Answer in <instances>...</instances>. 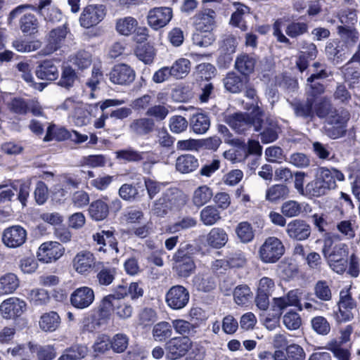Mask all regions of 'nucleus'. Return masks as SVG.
<instances>
[{"label":"nucleus","instance_id":"obj_1","mask_svg":"<svg viewBox=\"0 0 360 360\" xmlns=\"http://www.w3.org/2000/svg\"><path fill=\"white\" fill-rule=\"evenodd\" d=\"M345 175L335 167H319L314 179L307 184V196L321 197L328 194L337 187L336 181H343Z\"/></svg>","mask_w":360,"mask_h":360},{"label":"nucleus","instance_id":"obj_2","mask_svg":"<svg viewBox=\"0 0 360 360\" xmlns=\"http://www.w3.org/2000/svg\"><path fill=\"white\" fill-rule=\"evenodd\" d=\"M263 110L257 105L250 113H235L226 119L227 124L237 133L245 134L252 129L259 131L263 124Z\"/></svg>","mask_w":360,"mask_h":360},{"label":"nucleus","instance_id":"obj_3","mask_svg":"<svg viewBox=\"0 0 360 360\" xmlns=\"http://www.w3.org/2000/svg\"><path fill=\"white\" fill-rule=\"evenodd\" d=\"M26 9L37 12L47 23L56 24L62 21L63 15L61 11L53 4L52 0H39L37 6L22 4L12 10L9 18L14 19L22 13Z\"/></svg>","mask_w":360,"mask_h":360},{"label":"nucleus","instance_id":"obj_4","mask_svg":"<svg viewBox=\"0 0 360 360\" xmlns=\"http://www.w3.org/2000/svg\"><path fill=\"white\" fill-rule=\"evenodd\" d=\"M285 247L283 242L275 236L265 239L258 250L259 259L264 264H274L284 255Z\"/></svg>","mask_w":360,"mask_h":360},{"label":"nucleus","instance_id":"obj_5","mask_svg":"<svg viewBox=\"0 0 360 360\" xmlns=\"http://www.w3.org/2000/svg\"><path fill=\"white\" fill-rule=\"evenodd\" d=\"M194 248L188 243H181L173 256L179 276L188 277L194 271L195 265L193 259Z\"/></svg>","mask_w":360,"mask_h":360},{"label":"nucleus","instance_id":"obj_6","mask_svg":"<svg viewBox=\"0 0 360 360\" xmlns=\"http://www.w3.org/2000/svg\"><path fill=\"white\" fill-rule=\"evenodd\" d=\"M349 120V114L345 110H339L330 115L325 125L326 136L333 139H337L345 135L347 124Z\"/></svg>","mask_w":360,"mask_h":360},{"label":"nucleus","instance_id":"obj_7","mask_svg":"<svg viewBox=\"0 0 360 360\" xmlns=\"http://www.w3.org/2000/svg\"><path fill=\"white\" fill-rule=\"evenodd\" d=\"M69 31L66 24L49 31L46 36V44L41 50V54L49 56L60 49L63 46Z\"/></svg>","mask_w":360,"mask_h":360},{"label":"nucleus","instance_id":"obj_8","mask_svg":"<svg viewBox=\"0 0 360 360\" xmlns=\"http://www.w3.org/2000/svg\"><path fill=\"white\" fill-rule=\"evenodd\" d=\"M329 266L338 274L345 271L348 264V249L345 244L335 245L330 253L324 257Z\"/></svg>","mask_w":360,"mask_h":360},{"label":"nucleus","instance_id":"obj_9","mask_svg":"<svg viewBox=\"0 0 360 360\" xmlns=\"http://www.w3.org/2000/svg\"><path fill=\"white\" fill-rule=\"evenodd\" d=\"M105 14V6L101 4L89 5L83 9L79 16V24L84 28H91L101 22Z\"/></svg>","mask_w":360,"mask_h":360},{"label":"nucleus","instance_id":"obj_10","mask_svg":"<svg viewBox=\"0 0 360 360\" xmlns=\"http://www.w3.org/2000/svg\"><path fill=\"white\" fill-rule=\"evenodd\" d=\"M65 252V248L56 241H47L42 243L37 251L39 261L43 263H51L60 258Z\"/></svg>","mask_w":360,"mask_h":360},{"label":"nucleus","instance_id":"obj_11","mask_svg":"<svg viewBox=\"0 0 360 360\" xmlns=\"http://www.w3.org/2000/svg\"><path fill=\"white\" fill-rule=\"evenodd\" d=\"M172 10L169 7H155L150 9L147 15L148 25L155 30L165 27L172 20Z\"/></svg>","mask_w":360,"mask_h":360},{"label":"nucleus","instance_id":"obj_12","mask_svg":"<svg viewBox=\"0 0 360 360\" xmlns=\"http://www.w3.org/2000/svg\"><path fill=\"white\" fill-rule=\"evenodd\" d=\"M190 295L188 290L182 285L172 286L166 293L165 301L172 309L179 310L185 307Z\"/></svg>","mask_w":360,"mask_h":360},{"label":"nucleus","instance_id":"obj_13","mask_svg":"<svg viewBox=\"0 0 360 360\" xmlns=\"http://www.w3.org/2000/svg\"><path fill=\"white\" fill-rule=\"evenodd\" d=\"M191 340L186 336L171 338L165 345L168 358L175 360L184 356L191 349Z\"/></svg>","mask_w":360,"mask_h":360},{"label":"nucleus","instance_id":"obj_14","mask_svg":"<svg viewBox=\"0 0 360 360\" xmlns=\"http://www.w3.org/2000/svg\"><path fill=\"white\" fill-rule=\"evenodd\" d=\"M134 70L128 65L120 63L115 65L109 73L110 81L118 85H128L135 79Z\"/></svg>","mask_w":360,"mask_h":360},{"label":"nucleus","instance_id":"obj_15","mask_svg":"<svg viewBox=\"0 0 360 360\" xmlns=\"http://www.w3.org/2000/svg\"><path fill=\"white\" fill-rule=\"evenodd\" d=\"M285 232L290 239L303 241L310 237L311 228L304 220L297 219L290 221L287 224Z\"/></svg>","mask_w":360,"mask_h":360},{"label":"nucleus","instance_id":"obj_16","mask_svg":"<svg viewBox=\"0 0 360 360\" xmlns=\"http://www.w3.org/2000/svg\"><path fill=\"white\" fill-rule=\"evenodd\" d=\"M95 294L92 288L82 286L75 289L70 295V304L77 309L88 308L94 301Z\"/></svg>","mask_w":360,"mask_h":360},{"label":"nucleus","instance_id":"obj_17","mask_svg":"<svg viewBox=\"0 0 360 360\" xmlns=\"http://www.w3.org/2000/svg\"><path fill=\"white\" fill-rule=\"evenodd\" d=\"M27 239L26 230L19 225L6 229L2 235V241L8 248H15L22 245Z\"/></svg>","mask_w":360,"mask_h":360},{"label":"nucleus","instance_id":"obj_18","mask_svg":"<svg viewBox=\"0 0 360 360\" xmlns=\"http://www.w3.org/2000/svg\"><path fill=\"white\" fill-rule=\"evenodd\" d=\"M26 302L18 297H10L0 304V313L6 319L20 316L26 310Z\"/></svg>","mask_w":360,"mask_h":360},{"label":"nucleus","instance_id":"obj_19","mask_svg":"<svg viewBox=\"0 0 360 360\" xmlns=\"http://www.w3.org/2000/svg\"><path fill=\"white\" fill-rule=\"evenodd\" d=\"M325 51L328 60L338 64L347 58L349 49L339 39H331L326 43Z\"/></svg>","mask_w":360,"mask_h":360},{"label":"nucleus","instance_id":"obj_20","mask_svg":"<svg viewBox=\"0 0 360 360\" xmlns=\"http://www.w3.org/2000/svg\"><path fill=\"white\" fill-rule=\"evenodd\" d=\"M272 305L273 310L276 312L278 316H280L282 311L288 307L294 306L297 307L298 310L302 311V307L300 304V300L298 299L297 293L296 291H290L286 296L274 298Z\"/></svg>","mask_w":360,"mask_h":360},{"label":"nucleus","instance_id":"obj_21","mask_svg":"<svg viewBox=\"0 0 360 360\" xmlns=\"http://www.w3.org/2000/svg\"><path fill=\"white\" fill-rule=\"evenodd\" d=\"M257 61L255 56L243 53L237 56L234 68L243 77L248 78L254 72Z\"/></svg>","mask_w":360,"mask_h":360},{"label":"nucleus","instance_id":"obj_22","mask_svg":"<svg viewBox=\"0 0 360 360\" xmlns=\"http://www.w3.org/2000/svg\"><path fill=\"white\" fill-rule=\"evenodd\" d=\"M248 82L249 78L241 77L233 71L228 72L223 79L226 90L233 94H238L243 91Z\"/></svg>","mask_w":360,"mask_h":360},{"label":"nucleus","instance_id":"obj_23","mask_svg":"<svg viewBox=\"0 0 360 360\" xmlns=\"http://www.w3.org/2000/svg\"><path fill=\"white\" fill-rule=\"evenodd\" d=\"M95 262L94 255L86 250L78 252L74 257L72 263L75 271L81 274H86L91 269Z\"/></svg>","mask_w":360,"mask_h":360},{"label":"nucleus","instance_id":"obj_24","mask_svg":"<svg viewBox=\"0 0 360 360\" xmlns=\"http://www.w3.org/2000/svg\"><path fill=\"white\" fill-rule=\"evenodd\" d=\"M35 75L42 80L54 81L59 76L58 68L51 60H44L36 68Z\"/></svg>","mask_w":360,"mask_h":360},{"label":"nucleus","instance_id":"obj_25","mask_svg":"<svg viewBox=\"0 0 360 360\" xmlns=\"http://www.w3.org/2000/svg\"><path fill=\"white\" fill-rule=\"evenodd\" d=\"M162 198L169 210H179L186 203L184 193L177 188H169L163 193Z\"/></svg>","mask_w":360,"mask_h":360},{"label":"nucleus","instance_id":"obj_26","mask_svg":"<svg viewBox=\"0 0 360 360\" xmlns=\"http://www.w3.org/2000/svg\"><path fill=\"white\" fill-rule=\"evenodd\" d=\"M337 32L340 37L339 39L347 49H350L359 41L358 31L349 25H339Z\"/></svg>","mask_w":360,"mask_h":360},{"label":"nucleus","instance_id":"obj_27","mask_svg":"<svg viewBox=\"0 0 360 360\" xmlns=\"http://www.w3.org/2000/svg\"><path fill=\"white\" fill-rule=\"evenodd\" d=\"M155 122L149 117H142L134 120L129 124L131 133L138 136H145L153 131Z\"/></svg>","mask_w":360,"mask_h":360},{"label":"nucleus","instance_id":"obj_28","mask_svg":"<svg viewBox=\"0 0 360 360\" xmlns=\"http://www.w3.org/2000/svg\"><path fill=\"white\" fill-rule=\"evenodd\" d=\"M314 98L307 97L305 101L292 103L291 105L297 117L312 120L314 117Z\"/></svg>","mask_w":360,"mask_h":360},{"label":"nucleus","instance_id":"obj_29","mask_svg":"<svg viewBox=\"0 0 360 360\" xmlns=\"http://www.w3.org/2000/svg\"><path fill=\"white\" fill-rule=\"evenodd\" d=\"M175 165L179 172L188 174L193 172L199 167V162L194 155L184 154L177 158Z\"/></svg>","mask_w":360,"mask_h":360},{"label":"nucleus","instance_id":"obj_30","mask_svg":"<svg viewBox=\"0 0 360 360\" xmlns=\"http://www.w3.org/2000/svg\"><path fill=\"white\" fill-rule=\"evenodd\" d=\"M93 240L97 245H101L98 248V251L106 252L105 247L108 246L112 250H115L117 252V243L113 236V233L110 231H102L93 235Z\"/></svg>","mask_w":360,"mask_h":360},{"label":"nucleus","instance_id":"obj_31","mask_svg":"<svg viewBox=\"0 0 360 360\" xmlns=\"http://www.w3.org/2000/svg\"><path fill=\"white\" fill-rule=\"evenodd\" d=\"M229 240V236L222 228L212 229L206 237L207 245L213 248L219 249L224 247Z\"/></svg>","mask_w":360,"mask_h":360},{"label":"nucleus","instance_id":"obj_32","mask_svg":"<svg viewBox=\"0 0 360 360\" xmlns=\"http://www.w3.org/2000/svg\"><path fill=\"white\" fill-rule=\"evenodd\" d=\"M21 15L19 22L21 31L27 34L37 33L39 30V22L36 15L34 13H25V11Z\"/></svg>","mask_w":360,"mask_h":360},{"label":"nucleus","instance_id":"obj_33","mask_svg":"<svg viewBox=\"0 0 360 360\" xmlns=\"http://www.w3.org/2000/svg\"><path fill=\"white\" fill-rule=\"evenodd\" d=\"M190 126L195 134H203L210 127V119L207 114L195 113L190 119Z\"/></svg>","mask_w":360,"mask_h":360},{"label":"nucleus","instance_id":"obj_34","mask_svg":"<svg viewBox=\"0 0 360 360\" xmlns=\"http://www.w3.org/2000/svg\"><path fill=\"white\" fill-rule=\"evenodd\" d=\"M213 197L212 188L206 185L198 186L193 193L192 202L196 207H200L207 204Z\"/></svg>","mask_w":360,"mask_h":360},{"label":"nucleus","instance_id":"obj_35","mask_svg":"<svg viewBox=\"0 0 360 360\" xmlns=\"http://www.w3.org/2000/svg\"><path fill=\"white\" fill-rule=\"evenodd\" d=\"M18 276L13 273H7L0 277V295L13 293L19 287Z\"/></svg>","mask_w":360,"mask_h":360},{"label":"nucleus","instance_id":"obj_36","mask_svg":"<svg viewBox=\"0 0 360 360\" xmlns=\"http://www.w3.org/2000/svg\"><path fill=\"white\" fill-rule=\"evenodd\" d=\"M118 299L115 295H108L101 301L98 307V316L101 321H106L110 318L112 311H115Z\"/></svg>","mask_w":360,"mask_h":360},{"label":"nucleus","instance_id":"obj_37","mask_svg":"<svg viewBox=\"0 0 360 360\" xmlns=\"http://www.w3.org/2000/svg\"><path fill=\"white\" fill-rule=\"evenodd\" d=\"M60 318L55 311L44 314L39 321L40 328L45 332L55 331L60 326Z\"/></svg>","mask_w":360,"mask_h":360},{"label":"nucleus","instance_id":"obj_38","mask_svg":"<svg viewBox=\"0 0 360 360\" xmlns=\"http://www.w3.org/2000/svg\"><path fill=\"white\" fill-rule=\"evenodd\" d=\"M221 219L220 212L214 205L205 206L200 212V219L205 226H212Z\"/></svg>","mask_w":360,"mask_h":360},{"label":"nucleus","instance_id":"obj_39","mask_svg":"<svg viewBox=\"0 0 360 360\" xmlns=\"http://www.w3.org/2000/svg\"><path fill=\"white\" fill-rule=\"evenodd\" d=\"M137 26L138 21L136 19L127 16L117 20L115 29L120 34L129 36L135 32Z\"/></svg>","mask_w":360,"mask_h":360},{"label":"nucleus","instance_id":"obj_40","mask_svg":"<svg viewBox=\"0 0 360 360\" xmlns=\"http://www.w3.org/2000/svg\"><path fill=\"white\" fill-rule=\"evenodd\" d=\"M193 283L198 290L203 292H210L216 287L214 277L209 274H199L195 276Z\"/></svg>","mask_w":360,"mask_h":360},{"label":"nucleus","instance_id":"obj_41","mask_svg":"<svg viewBox=\"0 0 360 360\" xmlns=\"http://www.w3.org/2000/svg\"><path fill=\"white\" fill-rule=\"evenodd\" d=\"M90 217L95 221L105 219L109 213L108 205L101 200L92 202L89 207Z\"/></svg>","mask_w":360,"mask_h":360},{"label":"nucleus","instance_id":"obj_42","mask_svg":"<svg viewBox=\"0 0 360 360\" xmlns=\"http://www.w3.org/2000/svg\"><path fill=\"white\" fill-rule=\"evenodd\" d=\"M99 103L94 105H89L85 109L83 103L79 105V111L76 109L74 112H72L71 116L74 118V122L77 126L86 125L89 122L88 114L91 115L94 110H97Z\"/></svg>","mask_w":360,"mask_h":360},{"label":"nucleus","instance_id":"obj_43","mask_svg":"<svg viewBox=\"0 0 360 360\" xmlns=\"http://www.w3.org/2000/svg\"><path fill=\"white\" fill-rule=\"evenodd\" d=\"M145 153L140 152L131 147L119 150L115 152L117 160L124 162H139L145 158Z\"/></svg>","mask_w":360,"mask_h":360},{"label":"nucleus","instance_id":"obj_44","mask_svg":"<svg viewBox=\"0 0 360 360\" xmlns=\"http://www.w3.org/2000/svg\"><path fill=\"white\" fill-rule=\"evenodd\" d=\"M170 69L172 72V77L176 79H183L190 72L191 62L187 58H179L172 64Z\"/></svg>","mask_w":360,"mask_h":360},{"label":"nucleus","instance_id":"obj_45","mask_svg":"<svg viewBox=\"0 0 360 360\" xmlns=\"http://www.w3.org/2000/svg\"><path fill=\"white\" fill-rule=\"evenodd\" d=\"M152 334L155 341H165L172 335V326L167 321H160L153 326Z\"/></svg>","mask_w":360,"mask_h":360},{"label":"nucleus","instance_id":"obj_46","mask_svg":"<svg viewBox=\"0 0 360 360\" xmlns=\"http://www.w3.org/2000/svg\"><path fill=\"white\" fill-rule=\"evenodd\" d=\"M289 189L284 184H275L269 187L266 191V199L271 202H275L288 196Z\"/></svg>","mask_w":360,"mask_h":360},{"label":"nucleus","instance_id":"obj_47","mask_svg":"<svg viewBox=\"0 0 360 360\" xmlns=\"http://www.w3.org/2000/svg\"><path fill=\"white\" fill-rule=\"evenodd\" d=\"M26 297L30 302L35 306L46 304L50 299L47 290L42 288L27 290Z\"/></svg>","mask_w":360,"mask_h":360},{"label":"nucleus","instance_id":"obj_48","mask_svg":"<svg viewBox=\"0 0 360 360\" xmlns=\"http://www.w3.org/2000/svg\"><path fill=\"white\" fill-rule=\"evenodd\" d=\"M236 233L238 238L243 243L251 242L255 237L252 225L248 221H241L236 227Z\"/></svg>","mask_w":360,"mask_h":360},{"label":"nucleus","instance_id":"obj_49","mask_svg":"<svg viewBox=\"0 0 360 360\" xmlns=\"http://www.w3.org/2000/svg\"><path fill=\"white\" fill-rule=\"evenodd\" d=\"M214 12L211 11V13H203L195 20V29L197 32H212L214 25V18L212 14Z\"/></svg>","mask_w":360,"mask_h":360},{"label":"nucleus","instance_id":"obj_50","mask_svg":"<svg viewBox=\"0 0 360 360\" xmlns=\"http://www.w3.org/2000/svg\"><path fill=\"white\" fill-rule=\"evenodd\" d=\"M281 212L288 218L298 217L302 212V204L294 200H287L282 204Z\"/></svg>","mask_w":360,"mask_h":360},{"label":"nucleus","instance_id":"obj_51","mask_svg":"<svg viewBox=\"0 0 360 360\" xmlns=\"http://www.w3.org/2000/svg\"><path fill=\"white\" fill-rule=\"evenodd\" d=\"M86 354V348L82 345H73L65 350L58 360H79Z\"/></svg>","mask_w":360,"mask_h":360},{"label":"nucleus","instance_id":"obj_52","mask_svg":"<svg viewBox=\"0 0 360 360\" xmlns=\"http://www.w3.org/2000/svg\"><path fill=\"white\" fill-rule=\"evenodd\" d=\"M197 225L195 218L186 216L179 219L177 221L170 225L168 231L172 233H177L183 230H186L195 227Z\"/></svg>","mask_w":360,"mask_h":360},{"label":"nucleus","instance_id":"obj_53","mask_svg":"<svg viewBox=\"0 0 360 360\" xmlns=\"http://www.w3.org/2000/svg\"><path fill=\"white\" fill-rule=\"evenodd\" d=\"M339 110L333 107L330 101L326 98H323L315 107L314 114L320 118H326V120L335 112Z\"/></svg>","mask_w":360,"mask_h":360},{"label":"nucleus","instance_id":"obj_54","mask_svg":"<svg viewBox=\"0 0 360 360\" xmlns=\"http://www.w3.org/2000/svg\"><path fill=\"white\" fill-rule=\"evenodd\" d=\"M107 163V158L103 155H90L80 159V165L91 168L103 167Z\"/></svg>","mask_w":360,"mask_h":360},{"label":"nucleus","instance_id":"obj_55","mask_svg":"<svg viewBox=\"0 0 360 360\" xmlns=\"http://www.w3.org/2000/svg\"><path fill=\"white\" fill-rule=\"evenodd\" d=\"M314 292L321 301L327 302L332 298L331 290L326 281H319L314 285Z\"/></svg>","mask_w":360,"mask_h":360},{"label":"nucleus","instance_id":"obj_56","mask_svg":"<svg viewBox=\"0 0 360 360\" xmlns=\"http://www.w3.org/2000/svg\"><path fill=\"white\" fill-rule=\"evenodd\" d=\"M136 55L146 64H150L153 61L155 56L154 48L148 44L139 46L136 49Z\"/></svg>","mask_w":360,"mask_h":360},{"label":"nucleus","instance_id":"obj_57","mask_svg":"<svg viewBox=\"0 0 360 360\" xmlns=\"http://www.w3.org/2000/svg\"><path fill=\"white\" fill-rule=\"evenodd\" d=\"M116 269L111 266H103L96 275V278L101 285H109L115 279Z\"/></svg>","mask_w":360,"mask_h":360},{"label":"nucleus","instance_id":"obj_58","mask_svg":"<svg viewBox=\"0 0 360 360\" xmlns=\"http://www.w3.org/2000/svg\"><path fill=\"white\" fill-rule=\"evenodd\" d=\"M252 296V293L250 288L247 285H240L237 286L233 292L234 300L238 305H243L247 303Z\"/></svg>","mask_w":360,"mask_h":360},{"label":"nucleus","instance_id":"obj_59","mask_svg":"<svg viewBox=\"0 0 360 360\" xmlns=\"http://www.w3.org/2000/svg\"><path fill=\"white\" fill-rule=\"evenodd\" d=\"M77 79L75 71L70 66L65 67L63 70L58 85L67 89L73 86Z\"/></svg>","mask_w":360,"mask_h":360},{"label":"nucleus","instance_id":"obj_60","mask_svg":"<svg viewBox=\"0 0 360 360\" xmlns=\"http://www.w3.org/2000/svg\"><path fill=\"white\" fill-rule=\"evenodd\" d=\"M308 31V25L304 22H292L285 28V33L291 38H296Z\"/></svg>","mask_w":360,"mask_h":360},{"label":"nucleus","instance_id":"obj_61","mask_svg":"<svg viewBox=\"0 0 360 360\" xmlns=\"http://www.w3.org/2000/svg\"><path fill=\"white\" fill-rule=\"evenodd\" d=\"M120 197L126 201L132 202L139 198L137 188L130 184H123L119 189Z\"/></svg>","mask_w":360,"mask_h":360},{"label":"nucleus","instance_id":"obj_62","mask_svg":"<svg viewBox=\"0 0 360 360\" xmlns=\"http://www.w3.org/2000/svg\"><path fill=\"white\" fill-rule=\"evenodd\" d=\"M312 329L319 335H326L330 331V326L323 316H316L311 321Z\"/></svg>","mask_w":360,"mask_h":360},{"label":"nucleus","instance_id":"obj_63","mask_svg":"<svg viewBox=\"0 0 360 360\" xmlns=\"http://www.w3.org/2000/svg\"><path fill=\"white\" fill-rule=\"evenodd\" d=\"M129 345V338L123 333H117L113 336L110 340L112 349L116 353H122L127 348Z\"/></svg>","mask_w":360,"mask_h":360},{"label":"nucleus","instance_id":"obj_64","mask_svg":"<svg viewBox=\"0 0 360 360\" xmlns=\"http://www.w3.org/2000/svg\"><path fill=\"white\" fill-rule=\"evenodd\" d=\"M70 61L79 69H86L91 63V55L87 51H79L71 58Z\"/></svg>","mask_w":360,"mask_h":360}]
</instances>
